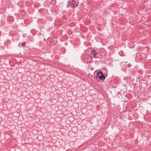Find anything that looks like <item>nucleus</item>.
<instances>
[{
	"instance_id": "1",
	"label": "nucleus",
	"mask_w": 151,
	"mask_h": 151,
	"mask_svg": "<svg viewBox=\"0 0 151 151\" xmlns=\"http://www.w3.org/2000/svg\"><path fill=\"white\" fill-rule=\"evenodd\" d=\"M95 78L96 79L98 78L100 80H102L103 81L105 79L106 76L101 71L97 72L96 75L94 76Z\"/></svg>"
},
{
	"instance_id": "2",
	"label": "nucleus",
	"mask_w": 151,
	"mask_h": 151,
	"mask_svg": "<svg viewBox=\"0 0 151 151\" xmlns=\"http://www.w3.org/2000/svg\"><path fill=\"white\" fill-rule=\"evenodd\" d=\"M79 3L78 0H69L68 2V5L72 6V7H76Z\"/></svg>"
},
{
	"instance_id": "3",
	"label": "nucleus",
	"mask_w": 151,
	"mask_h": 151,
	"mask_svg": "<svg viewBox=\"0 0 151 151\" xmlns=\"http://www.w3.org/2000/svg\"><path fill=\"white\" fill-rule=\"evenodd\" d=\"M97 53L96 52V53H94L93 54V56L94 57L96 58H98V56H97Z\"/></svg>"
},
{
	"instance_id": "4",
	"label": "nucleus",
	"mask_w": 151,
	"mask_h": 151,
	"mask_svg": "<svg viewBox=\"0 0 151 151\" xmlns=\"http://www.w3.org/2000/svg\"><path fill=\"white\" fill-rule=\"evenodd\" d=\"M91 52L93 54L94 53H96V52L94 50H91Z\"/></svg>"
},
{
	"instance_id": "5",
	"label": "nucleus",
	"mask_w": 151,
	"mask_h": 151,
	"mask_svg": "<svg viewBox=\"0 0 151 151\" xmlns=\"http://www.w3.org/2000/svg\"><path fill=\"white\" fill-rule=\"evenodd\" d=\"M22 45L23 47H24L25 45V42H23L22 43Z\"/></svg>"
}]
</instances>
